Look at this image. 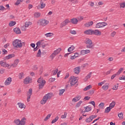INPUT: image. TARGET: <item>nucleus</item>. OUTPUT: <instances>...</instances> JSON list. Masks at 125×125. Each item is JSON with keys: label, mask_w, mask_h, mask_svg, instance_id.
Here are the masks:
<instances>
[{"label": "nucleus", "mask_w": 125, "mask_h": 125, "mask_svg": "<svg viewBox=\"0 0 125 125\" xmlns=\"http://www.w3.org/2000/svg\"><path fill=\"white\" fill-rule=\"evenodd\" d=\"M37 23L38 25H40L41 26L44 27L45 26H46L48 23H49V21L43 19L39 20Z\"/></svg>", "instance_id": "5"}, {"label": "nucleus", "mask_w": 125, "mask_h": 125, "mask_svg": "<svg viewBox=\"0 0 125 125\" xmlns=\"http://www.w3.org/2000/svg\"><path fill=\"white\" fill-rule=\"evenodd\" d=\"M16 24V22L11 21L9 23V26L10 27H13V26H14V25H15Z\"/></svg>", "instance_id": "31"}, {"label": "nucleus", "mask_w": 125, "mask_h": 125, "mask_svg": "<svg viewBox=\"0 0 125 125\" xmlns=\"http://www.w3.org/2000/svg\"><path fill=\"white\" fill-rule=\"evenodd\" d=\"M92 25H93V21H91L90 22L85 23L84 24V26H85V27H86L87 28H89V27H91V26H92Z\"/></svg>", "instance_id": "17"}, {"label": "nucleus", "mask_w": 125, "mask_h": 125, "mask_svg": "<svg viewBox=\"0 0 125 125\" xmlns=\"http://www.w3.org/2000/svg\"><path fill=\"white\" fill-rule=\"evenodd\" d=\"M0 65L1 67H4L5 68H6V67H9V64L3 61H0Z\"/></svg>", "instance_id": "14"}, {"label": "nucleus", "mask_w": 125, "mask_h": 125, "mask_svg": "<svg viewBox=\"0 0 125 125\" xmlns=\"http://www.w3.org/2000/svg\"><path fill=\"white\" fill-rule=\"evenodd\" d=\"M74 72L75 74L79 75V74H80V72H81V68H80V67H76L74 68Z\"/></svg>", "instance_id": "20"}, {"label": "nucleus", "mask_w": 125, "mask_h": 125, "mask_svg": "<svg viewBox=\"0 0 125 125\" xmlns=\"http://www.w3.org/2000/svg\"><path fill=\"white\" fill-rule=\"evenodd\" d=\"M33 92V89L32 88H30L29 89V91L27 92V102H30V99H31V96H32V93Z\"/></svg>", "instance_id": "9"}, {"label": "nucleus", "mask_w": 125, "mask_h": 125, "mask_svg": "<svg viewBox=\"0 0 125 125\" xmlns=\"http://www.w3.org/2000/svg\"><path fill=\"white\" fill-rule=\"evenodd\" d=\"M118 116L119 117V118H120V119H123V116L124 114H123V113L121 112L118 113Z\"/></svg>", "instance_id": "48"}, {"label": "nucleus", "mask_w": 125, "mask_h": 125, "mask_svg": "<svg viewBox=\"0 0 125 125\" xmlns=\"http://www.w3.org/2000/svg\"><path fill=\"white\" fill-rule=\"evenodd\" d=\"M106 82V80H104V81L98 83V85H99V86H102V85H103V84H104V83H105Z\"/></svg>", "instance_id": "41"}, {"label": "nucleus", "mask_w": 125, "mask_h": 125, "mask_svg": "<svg viewBox=\"0 0 125 125\" xmlns=\"http://www.w3.org/2000/svg\"><path fill=\"white\" fill-rule=\"evenodd\" d=\"M86 44L87 48H92L93 45L92 44V41L91 40L87 38L86 39Z\"/></svg>", "instance_id": "7"}, {"label": "nucleus", "mask_w": 125, "mask_h": 125, "mask_svg": "<svg viewBox=\"0 0 125 125\" xmlns=\"http://www.w3.org/2000/svg\"><path fill=\"white\" fill-rule=\"evenodd\" d=\"M40 4H41V8H44V7H45V3H43V2L42 1V0H41V2H40Z\"/></svg>", "instance_id": "29"}, {"label": "nucleus", "mask_w": 125, "mask_h": 125, "mask_svg": "<svg viewBox=\"0 0 125 125\" xmlns=\"http://www.w3.org/2000/svg\"><path fill=\"white\" fill-rule=\"evenodd\" d=\"M3 10H5V8L2 5H0V11H3Z\"/></svg>", "instance_id": "54"}, {"label": "nucleus", "mask_w": 125, "mask_h": 125, "mask_svg": "<svg viewBox=\"0 0 125 125\" xmlns=\"http://www.w3.org/2000/svg\"><path fill=\"white\" fill-rule=\"evenodd\" d=\"M92 120H93L92 118L90 116L89 118L86 119L85 122H86V123H89L91 122Z\"/></svg>", "instance_id": "28"}, {"label": "nucleus", "mask_w": 125, "mask_h": 125, "mask_svg": "<svg viewBox=\"0 0 125 125\" xmlns=\"http://www.w3.org/2000/svg\"><path fill=\"white\" fill-rule=\"evenodd\" d=\"M111 109L112 108L110 106L106 107L105 109L104 113H109V112L111 111Z\"/></svg>", "instance_id": "34"}, {"label": "nucleus", "mask_w": 125, "mask_h": 125, "mask_svg": "<svg viewBox=\"0 0 125 125\" xmlns=\"http://www.w3.org/2000/svg\"><path fill=\"white\" fill-rule=\"evenodd\" d=\"M50 117H51V114H48L46 116V117L44 118V121L46 122V121H47V120H48L49 118H50Z\"/></svg>", "instance_id": "47"}, {"label": "nucleus", "mask_w": 125, "mask_h": 125, "mask_svg": "<svg viewBox=\"0 0 125 125\" xmlns=\"http://www.w3.org/2000/svg\"><path fill=\"white\" fill-rule=\"evenodd\" d=\"M45 37H46V38H48L49 37H52V36H53V33H48L45 34Z\"/></svg>", "instance_id": "36"}, {"label": "nucleus", "mask_w": 125, "mask_h": 125, "mask_svg": "<svg viewBox=\"0 0 125 125\" xmlns=\"http://www.w3.org/2000/svg\"><path fill=\"white\" fill-rule=\"evenodd\" d=\"M119 84H117V85H114L113 87L112 88V89H113V90H117V89H118V87Z\"/></svg>", "instance_id": "52"}, {"label": "nucleus", "mask_w": 125, "mask_h": 125, "mask_svg": "<svg viewBox=\"0 0 125 125\" xmlns=\"http://www.w3.org/2000/svg\"><path fill=\"white\" fill-rule=\"evenodd\" d=\"M42 54V52H41V49H39L38 50V52L36 55V57H41Z\"/></svg>", "instance_id": "44"}, {"label": "nucleus", "mask_w": 125, "mask_h": 125, "mask_svg": "<svg viewBox=\"0 0 125 125\" xmlns=\"http://www.w3.org/2000/svg\"><path fill=\"white\" fill-rule=\"evenodd\" d=\"M14 32H15L16 34H21V30L19 28H14Z\"/></svg>", "instance_id": "23"}, {"label": "nucleus", "mask_w": 125, "mask_h": 125, "mask_svg": "<svg viewBox=\"0 0 125 125\" xmlns=\"http://www.w3.org/2000/svg\"><path fill=\"white\" fill-rule=\"evenodd\" d=\"M11 82H12V78L11 77L8 78L4 82L5 85H9L11 83Z\"/></svg>", "instance_id": "12"}, {"label": "nucleus", "mask_w": 125, "mask_h": 125, "mask_svg": "<svg viewBox=\"0 0 125 125\" xmlns=\"http://www.w3.org/2000/svg\"><path fill=\"white\" fill-rule=\"evenodd\" d=\"M58 120H59V117L57 116L54 120H52L51 124H54L55 123H56Z\"/></svg>", "instance_id": "35"}, {"label": "nucleus", "mask_w": 125, "mask_h": 125, "mask_svg": "<svg viewBox=\"0 0 125 125\" xmlns=\"http://www.w3.org/2000/svg\"><path fill=\"white\" fill-rule=\"evenodd\" d=\"M49 81L50 82V83H53V82L55 81V78H50L49 79Z\"/></svg>", "instance_id": "58"}, {"label": "nucleus", "mask_w": 125, "mask_h": 125, "mask_svg": "<svg viewBox=\"0 0 125 125\" xmlns=\"http://www.w3.org/2000/svg\"><path fill=\"white\" fill-rule=\"evenodd\" d=\"M60 51H61V48H60L55 50L54 52L57 55L58 53H60Z\"/></svg>", "instance_id": "43"}, {"label": "nucleus", "mask_w": 125, "mask_h": 125, "mask_svg": "<svg viewBox=\"0 0 125 125\" xmlns=\"http://www.w3.org/2000/svg\"><path fill=\"white\" fill-rule=\"evenodd\" d=\"M26 121V118L23 117L21 121L19 119L15 120L14 123L17 125H25L26 124V121Z\"/></svg>", "instance_id": "4"}, {"label": "nucleus", "mask_w": 125, "mask_h": 125, "mask_svg": "<svg viewBox=\"0 0 125 125\" xmlns=\"http://www.w3.org/2000/svg\"><path fill=\"white\" fill-rule=\"evenodd\" d=\"M117 76H118L117 75V73L115 74H113L112 76H111V80H114V79H115V78H116V77H117Z\"/></svg>", "instance_id": "61"}, {"label": "nucleus", "mask_w": 125, "mask_h": 125, "mask_svg": "<svg viewBox=\"0 0 125 125\" xmlns=\"http://www.w3.org/2000/svg\"><path fill=\"white\" fill-rule=\"evenodd\" d=\"M37 83H39V89H42L44 84H45V80H43V78H40L37 81Z\"/></svg>", "instance_id": "3"}, {"label": "nucleus", "mask_w": 125, "mask_h": 125, "mask_svg": "<svg viewBox=\"0 0 125 125\" xmlns=\"http://www.w3.org/2000/svg\"><path fill=\"white\" fill-rule=\"evenodd\" d=\"M23 0H17L16 2L15 3L16 5H19L21 2H23Z\"/></svg>", "instance_id": "42"}, {"label": "nucleus", "mask_w": 125, "mask_h": 125, "mask_svg": "<svg viewBox=\"0 0 125 125\" xmlns=\"http://www.w3.org/2000/svg\"><path fill=\"white\" fill-rule=\"evenodd\" d=\"M70 22H71L72 24H78V19H72Z\"/></svg>", "instance_id": "26"}, {"label": "nucleus", "mask_w": 125, "mask_h": 125, "mask_svg": "<svg viewBox=\"0 0 125 125\" xmlns=\"http://www.w3.org/2000/svg\"><path fill=\"white\" fill-rule=\"evenodd\" d=\"M121 8H124L125 7V2H123L120 4Z\"/></svg>", "instance_id": "56"}, {"label": "nucleus", "mask_w": 125, "mask_h": 125, "mask_svg": "<svg viewBox=\"0 0 125 125\" xmlns=\"http://www.w3.org/2000/svg\"><path fill=\"white\" fill-rule=\"evenodd\" d=\"M69 82H70V86H74L78 83V79H77V77L72 76L69 80Z\"/></svg>", "instance_id": "6"}, {"label": "nucleus", "mask_w": 125, "mask_h": 125, "mask_svg": "<svg viewBox=\"0 0 125 125\" xmlns=\"http://www.w3.org/2000/svg\"><path fill=\"white\" fill-rule=\"evenodd\" d=\"M102 88L104 90H107L109 88V83H106L104 85H103Z\"/></svg>", "instance_id": "22"}, {"label": "nucleus", "mask_w": 125, "mask_h": 125, "mask_svg": "<svg viewBox=\"0 0 125 125\" xmlns=\"http://www.w3.org/2000/svg\"><path fill=\"white\" fill-rule=\"evenodd\" d=\"M115 106H116V102L113 101L110 104H109V107L113 109V108H114V107H115Z\"/></svg>", "instance_id": "25"}, {"label": "nucleus", "mask_w": 125, "mask_h": 125, "mask_svg": "<svg viewBox=\"0 0 125 125\" xmlns=\"http://www.w3.org/2000/svg\"><path fill=\"white\" fill-rule=\"evenodd\" d=\"M84 109H85V112H89V111H91V107H89L88 106H84Z\"/></svg>", "instance_id": "33"}, {"label": "nucleus", "mask_w": 125, "mask_h": 125, "mask_svg": "<svg viewBox=\"0 0 125 125\" xmlns=\"http://www.w3.org/2000/svg\"><path fill=\"white\" fill-rule=\"evenodd\" d=\"M34 16L36 17V18H39L40 16H41V13L39 12H36L34 14Z\"/></svg>", "instance_id": "45"}, {"label": "nucleus", "mask_w": 125, "mask_h": 125, "mask_svg": "<svg viewBox=\"0 0 125 125\" xmlns=\"http://www.w3.org/2000/svg\"><path fill=\"white\" fill-rule=\"evenodd\" d=\"M12 44L15 48H20L23 45V42H21V40L18 39L15 40Z\"/></svg>", "instance_id": "2"}, {"label": "nucleus", "mask_w": 125, "mask_h": 125, "mask_svg": "<svg viewBox=\"0 0 125 125\" xmlns=\"http://www.w3.org/2000/svg\"><path fill=\"white\" fill-rule=\"evenodd\" d=\"M104 106H105V104H104V103H101L99 105V106L100 108H101V109H103Z\"/></svg>", "instance_id": "46"}, {"label": "nucleus", "mask_w": 125, "mask_h": 125, "mask_svg": "<svg viewBox=\"0 0 125 125\" xmlns=\"http://www.w3.org/2000/svg\"><path fill=\"white\" fill-rule=\"evenodd\" d=\"M56 54L53 52L50 56V57L52 58V59H53V58H54V57H55L56 56Z\"/></svg>", "instance_id": "55"}, {"label": "nucleus", "mask_w": 125, "mask_h": 125, "mask_svg": "<svg viewBox=\"0 0 125 125\" xmlns=\"http://www.w3.org/2000/svg\"><path fill=\"white\" fill-rule=\"evenodd\" d=\"M53 93H48L43 97L42 99L40 101V103L42 105H44L46 103L47 100H50L51 97H53Z\"/></svg>", "instance_id": "1"}, {"label": "nucleus", "mask_w": 125, "mask_h": 125, "mask_svg": "<svg viewBox=\"0 0 125 125\" xmlns=\"http://www.w3.org/2000/svg\"><path fill=\"white\" fill-rule=\"evenodd\" d=\"M65 92V89H61L60 90L59 95L61 96Z\"/></svg>", "instance_id": "49"}, {"label": "nucleus", "mask_w": 125, "mask_h": 125, "mask_svg": "<svg viewBox=\"0 0 125 125\" xmlns=\"http://www.w3.org/2000/svg\"><path fill=\"white\" fill-rule=\"evenodd\" d=\"M67 117V112H64V115H62L61 118L62 119H66Z\"/></svg>", "instance_id": "51"}, {"label": "nucleus", "mask_w": 125, "mask_h": 125, "mask_svg": "<svg viewBox=\"0 0 125 125\" xmlns=\"http://www.w3.org/2000/svg\"><path fill=\"white\" fill-rule=\"evenodd\" d=\"M124 71V68H121L120 69L118 70V71L116 73L117 75L119 76Z\"/></svg>", "instance_id": "40"}, {"label": "nucleus", "mask_w": 125, "mask_h": 125, "mask_svg": "<svg viewBox=\"0 0 125 125\" xmlns=\"http://www.w3.org/2000/svg\"><path fill=\"white\" fill-rule=\"evenodd\" d=\"M113 71V69H110L109 70L107 71L106 73V75H110L111 72Z\"/></svg>", "instance_id": "62"}, {"label": "nucleus", "mask_w": 125, "mask_h": 125, "mask_svg": "<svg viewBox=\"0 0 125 125\" xmlns=\"http://www.w3.org/2000/svg\"><path fill=\"white\" fill-rule=\"evenodd\" d=\"M68 23H70V21H69V19H66L61 23L60 28H63V27L66 26Z\"/></svg>", "instance_id": "10"}, {"label": "nucleus", "mask_w": 125, "mask_h": 125, "mask_svg": "<svg viewBox=\"0 0 125 125\" xmlns=\"http://www.w3.org/2000/svg\"><path fill=\"white\" fill-rule=\"evenodd\" d=\"M42 42H44V40H41L38 41L36 43V45H37V46H40L41 45V43H42Z\"/></svg>", "instance_id": "37"}, {"label": "nucleus", "mask_w": 125, "mask_h": 125, "mask_svg": "<svg viewBox=\"0 0 125 125\" xmlns=\"http://www.w3.org/2000/svg\"><path fill=\"white\" fill-rule=\"evenodd\" d=\"M92 34L95 35L96 36H101V32L98 30H93Z\"/></svg>", "instance_id": "16"}, {"label": "nucleus", "mask_w": 125, "mask_h": 125, "mask_svg": "<svg viewBox=\"0 0 125 125\" xmlns=\"http://www.w3.org/2000/svg\"><path fill=\"white\" fill-rule=\"evenodd\" d=\"M23 83L24 84H28L30 83H32V78H30L29 77H27L24 80Z\"/></svg>", "instance_id": "11"}, {"label": "nucleus", "mask_w": 125, "mask_h": 125, "mask_svg": "<svg viewBox=\"0 0 125 125\" xmlns=\"http://www.w3.org/2000/svg\"><path fill=\"white\" fill-rule=\"evenodd\" d=\"M31 25H32V22L31 21H26L25 23V28H28V27H29V26H31Z\"/></svg>", "instance_id": "27"}, {"label": "nucleus", "mask_w": 125, "mask_h": 125, "mask_svg": "<svg viewBox=\"0 0 125 125\" xmlns=\"http://www.w3.org/2000/svg\"><path fill=\"white\" fill-rule=\"evenodd\" d=\"M116 31H113L111 33L110 36L111 37H112V38H114V37L116 36Z\"/></svg>", "instance_id": "53"}, {"label": "nucleus", "mask_w": 125, "mask_h": 125, "mask_svg": "<svg viewBox=\"0 0 125 125\" xmlns=\"http://www.w3.org/2000/svg\"><path fill=\"white\" fill-rule=\"evenodd\" d=\"M19 78L20 80L23 79V78H24V73H23V72L20 73L19 75Z\"/></svg>", "instance_id": "38"}, {"label": "nucleus", "mask_w": 125, "mask_h": 125, "mask_svg": "<svg viewBox=\"0 0 125 125\" xmlns=\"http://www.w3.org/2000/svg\"><path fill=\"white\" fill-rule=\"evenodd\" d=\"M107 23L105 22H99L96 24V28H103V27H105V26H107Z\"/></svg>", "instance_id": "8"}, {"label": "nucleus", "mask_w": 125, "mask_h": 125, "mask_svg": "<svg viewBox=\"0 0 125 125\" xmlns=\"http://www.w3.org/2000/svg\"><path fill=\"white\" fill-rule=\"evenodd\" d=\"M93 30L92 29H88L84 31L85 35H92Z\"/></svg>", "instance_id": "21"}, {"label": "nucleus", "mask_w": 125, "mask_h": 125, "mask_svg": "<svg viewBox=\"0 0 125 125\" xmlns=\"http://www.w3.org/2000/svg\"><path fill=\"white\" fill-rule=\"evenodd\" d=\"M75 49V47L74 46H71V47H69L67 51L68 52H71V51H73Z\"/></svg>", "instance_id": "30"}, {"label": "nucleus", "mask_w": 125, "mask_h": 125, "mask_svg": "<svg viewBox=\"0 0 125 125\" xmlns=\"http://www.w3.org/2000/svg\"><path fill=\"white\" fill-rule=\"evenodd\" d=\"M81 98H82V96L78 95L72 99V102L76 103V102L79 101Z\"/></svg>", "instance_id": "15"}, {"label": "nucleus", "mask_w": 125, "mask_h": 125, "mask_svg": "<svg viewBox=\"0 0 125 125\" xmlns=\"http://www.w3.org/2000/svg\"><path fill=\"white\" fill-rule=\"evenodd\" d=\"M15 55L13 54H9L8 56H6L4 58L5 60H8V59H11V58H13V57H15Z\"/></svg>", "instance_id": "18"}, {"label": "nucleus", "mask_w": 125, "mask_h": 125, "mask_svg": "<svg viewBox=\"0 0 125 125\" xmlns=\"http://www.w3.org/2000/svg\"><path fill=\"white\" fill-rule=\"evenodd\" d=\"M14 63L16 64V65L17 66V65H18V63H19V59L15 60Z\"/></svg>", "instance_id": "63"}, {"label": "nucleus", "mask_w": 125, "mask_h": 125, "mask_svg": "<svg viewBox=\"0 0 125 125\" xmlns=\"http://www.w3.org/2000/svg\"><path fill=\"white\" fill-rule=\"evenodd\" d=\"M10 66L12 67L13 68H15L17 67V65L14 62L13 63L11 64Z\"/></svg>", "instance_id": "59"}, {"label": "nucleus", "mask_w": 125, "mask_h": 125, "mask_svg": "<svg viewBox=\"0 0 125 125\" xmlns=\"http://www.w3.org/2000/svg\"><path fill=\"white\" fill-rule=\"evenodd\" d=\"M57 72H58V68H57L55 70H54V71L53 72V75H56L57 74Z\"/></svg>", "instance_id": "57"}, {"label": "nucleus", "mask_w": 125, "mask_h": 125, "mask_svg": "<svg viewBox=\"0 0 125 125\" xmlns=\"http://www.w3.org/2000/svg\"><path fill=\"white\" fill-rule=\"evenodd\" d=\"M70 33L72 35H77V31L76 30H70Z\"/></svg>", "instance_id": "50"}, {"label": "nucleus", "mask_w": 125, "mask_h": 125, "mask_svg": "<svg viewBox=\"0 0 125 125\" xmlns=\"http://www.w3.org/2000/svg\"><path fill=\"white\" fill-rule=\"evenodd\" d=\"M119 80L125 81V76L123 75L122 77H119Z\"/></svg>", "instance_id": "60"}, {"label": "nucleus", "mask_w": 125, "mask_h": 125, "mask_svg": "<svg viewBox=\"0 0 125 125\" xmlns=\"http://www.w3.org/2000/svg\"><path fill=\"white\" fill-rule=\"evenodd\" d=\"M82 103H83V101H80L78 103H77L75 107L76 108H79V107H80V106H81V104H82Z\"/></svg>", "instance_id": "39"}, {"label": "nucleus", "mask_w": 125, "mask_h": 125, "mask_svg": "<svg viewBox=\"0 0 125 125\" xmlns=\"http://www.w3.org/2000/svg\"><path fill=\"white\" fill-rule=\"evenodd\" d=\"M88 53H90V50H82L80 51L81 55H85V54H88Z\"/></svg>", "instance_id": "13"}, {"label": "nucleus", "mask_w": 125, "mask_h": 125, "mask_svg": "<svg viewBox=\"0 0 125 125\" xmlns=\"http://www.w3.org/2000/svg\"><path fill=\"white\" fill-rule=\"evenodd\" d=\"M92 86L91 85H89L88 86H86L84 89H83V90L84 91H86V90H88L89 89H90V88H91Z\"/></svg>", "instance_id": "32"}, {"label": "nucleus", "mask_w": 125, "mask_h": 125, "mask_svg": "<svg viewBox=\"0 0 125 125\" xmlns=\"http://www.w3.org/2000/svg\"><path fill=\"white\" fill-rule=\"evenodd\" d=\"M91 75H92V72H90L89 74H88L84 79V82H87V80L90 79V77H91Z\"/></svg>", "instance_id": "19"}, {"label": "nucleus", "mask_w": 125, "mask_h": 125, "mask_svg": "<svg viewBox=\"0 0 125 125\" xmlns=\"http://www.w3.org/2000/svg\"><path fill=\"white\" fill-rule=\"evenodd\" d=\"M90 99V97L89 96H86L84 98V100L86 101V100H89Z\"/></svg>", "instance_id": "64"}, {"label": "nucleus", "mask_w": 125, "mask_h": 125, "mask_svg": "<svg viewBox=\"0 0 125 125\" xmlns=\"http://www.w3.org/2000/svg\"><path fill=\"white\" fill-rule=\"evenodd\" d=\"M17 105H19V107L21 109H23L25 108V104L22 103H18L17 104Z\"/></svg>", "instance_id": "24"}]
</instances>
